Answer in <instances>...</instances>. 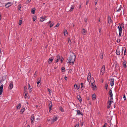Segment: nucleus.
Wrapping results in <instances>:
<instances>
[{
	"mask_svg": "<svg viewBox=\"0 0 127 127\" xmlns=\"http://www.w3.org/2000/svg\"><path fill=\"white\" fill-rule=\"evenodd\" d=\"M76 58V56L74 53H71L70 56L67 59V63H69V64H73Z\"/></svg>",
	"mask_w": 127,
	"mask_h": 127,
	"instance_id": "1",
	"label": "nucleus"
},
{
	"mask_svg": "<svg viewBox=\"0 0 127 127\" xmlns=\"http://www.w3.org/2000/svg\"><path fill=\"white\" fill-rule=\"evenodd\" d=\"M91 84L93 90H95L96 88V86L95 85V81L93 78H92L91 79Z\"/></svg>",
	"mask_w": 127,
	"mask_h": 127,
	"instance_id": "2",
	"label": "nucleus"
},
{
	"mask_svg": "<svg viewBox=\"0 0 127 127\" xmlns=\"http://www.w3.org/2000/svg\"><path fill=\"white\" fill-rule=\"evenodd\" d=\"M13 3L12 2H9L8 3H6L5 7L6 8H8L13 4Z\"/></svg>",
	"mask_w": 127,
	"mask_h": 127,
	"instance_id": "3",
	"label": "nucleus"
},
{
	"mask_svg": "<svg viewBox=\"0 0 127 127\" xmlns=\"http://www.w3.org/2000/svg\"><path fill=\"white\" fill-rule=\"evenodd\" d=\"M105 66L103 65L102 66V68L100 70V74L101 75H102L105 72Z\"/></svg>",
	"mask_w": 127,
	"mask_h": 127,
	"instance_id": "4",
	"label": "nucleus"
},
{
	"mask_svg": "<svg viewBox=\"0 0 127 127\" xmlns=\"http://www.w3.org/2000/svg\"><path fill=\"white\" fill-rule=\"evenodd\" d=\"M35 117L34 115H32L31 116V123L33 124V123L34 120V119Z\"/></svg>",
	"mask_w": 127,
	"mask_h": 127,
	"instance_id": "5",
	"label": "nucleus"
},
{
	"mask_svg": "<svg viewBox=\"0 0 127 127\" xmlns=\"http://www.w3.org/2000/svg\"><path fill=\"white\" fill-rule=\"evenodd\" d=\"M108 22L110 24H111L112 22V19L111 17L109 16H108Z\"/></svg>",
	"mask_w": 127,
	"mask_h": 127,
	"instance_id": "6",
	"label": "nucleus"
},
{
	"mask_svg": "<svg viewBox=\"0 0 127 127\" xmlns=\"http://www.w3.org/2000/svg\"><path fill=\"white\" fill-rule=\"evenodd\" d=\"M3 87V85H1L0 87V95H1L2 94Z\"/></svg>",
	"mask_w": 127,
	"mask_h": 127,
	"instance_id": "7",
	"label": "nucleus"
},
{
	"mask_svg": "<svg viewBox=\"0 0 127 127\" xmlns=\"http://www.w3.org/2000/svg\"><path fill=\"white\" fill-rule=\"evenodd\" d=\"M13 82H11L9 84V89H11L13 88Z\"/></svg>",
	"mask_w": 127,
	"mask_h": 127,
	"instance_id": "8",
	"label": "nucleus"
},
{
	"mask_svg": "<svg viewBox=\"0 0 127 127\" xmlns=\"http://www.w3.org/2000/svg\"><path fill=\"white\" fill-rule=\"evenodd\" d=\"M76 111L77 112V115H81L82 116L83 115V114L81 112H80V111L79 110H76Z\"/></svg>",
	"mask_w": 127,
	"mask_h": 127,
	"instance_id": "9",
	"label": "nucleus"
},
{
	"mask_svg": "<svg viewBox=\"0 0 127 127\" xmlns=\"http://www.w3.org/2000/svg\"><path fill=\"white\" fill-rule=\"evenodd\" d=\"M111 80L110 85L111 86H113L114 85V78L111 79Z\"/></svg>",
	"mask_w": 127,
	"mask_h": 127,
	"instance_id": "10",
	"label": "nucleus"
},
{
	"mask_svg": "<svg viewBox=\"0 0 127 127\" xmlns=\"http://www.w3.org/2000/svg\"><path fill=\"white\" fill-rule=\"evenodd\" d=\"M112 102H111V101H108V105L107 106V108H109L111 106V104Z\"/></svg>",
	"mask_w": 127,
	"mask_h": 127,
	"instance_id": "11",
	"label": "nucleus"
},
{
	"mask_svg": "<svg viewBox=\"0 0 127 127\" xmlns=\"http://www.w3.org/2000/svg\"><path fill=\"white\" fill-rule=\"evenodd\" d=\"M52 104L51 102L50 101L49 102V109H52Z\"/></svg>",
	"mask_w": 127,
	"mask_h": 127,
	"instance_id": "12",
	"label": "nucleus"
},
{
	"mask_svg": "<svg viewBox=\"0 0 127 127\" xmlns=\"http://www.w3.org/2000/svg\"><path fill=\"white\" fill-rule=\"evenodd\" d=\"M46 17L45 16L44 18L41 17L40 18V21L41 22H43L44 20H46L47 19H45V18H46Z\"/></svg>",
	"mask_w": 127,
	"mask_h": 127,
	"instance_id": "13",
	"label": "nucleus"
},
{
	"mask_svg": "<svg viewBox=\"0 0 127 127\" xmlns=\"http://www.w3.org/2000/svg\"><path fill=\"white\" fill-rule=\"evenodd\" d=\"M41 78H39V80L37 82V85L38 86H39L41 85L40 84Z\"/></svg>",
	"mask_w": 127,
	"mask_h": 127,
	"instance_id": "14",
	"label": "nucleus"
},
{
	"mask_svg": "<svg viewBox=\"0 0 127 127\" xmlns=\"http://www.w3.org/2000/svg\"><path fill=\"white\" fill-rule=\"evenodd\" d=\"M28 86H29V87H28V89L29 91L30 92H31L32 91V89L31 88V86L30 85V84H28Z\"/></svg>",
	"mask_w": 127,
	"mask_h": 127,
	"instance_id": "15",
	"label": "nucleus"
},
{
	"mask_svg": "<svg viewBox=\"0 0 127 127\" xmlns=\"http://www.w3.org/2000/svg\"><path fill=\"white\" fill-rule=\"evenodd\" d=\"M92 98L93 100H95L96 99V95L95 94H93L92 96Z\"/></svg>",
	"mask_w": 127,
	"mask_h": 127,
	"instance_id": "16",
	"label": "nucleus"
},
{
	"mask_svg": "<svg viewBox=\"0 0 127 127\" xmlns=\"http://www.w3.org/2000/svg\"><path fill=\"white\" fill-rule=\"evenodd\" d=\"M77 98L78 99L80 102H81L82 101V99L80 95H78L77 96Z\"/></svg>",
	"mask_w": 127,
	"mask_h": 127,
	"instance_id": "17",
	"label": "nucleus"
},
{
	"mask_svg": "<svg viewBox=\"0 0 127 127\" xmlns=\"http://www.w3.org/2000/svg\"><path fill=\"white\" fill-rule=\"evenodd\" d=\"M81 91H82L84 89V85L82 83H81Z\"/></svg>",
	"mask_w": 127,
	"mask_h": 127,
	"instance_id": "18",
	"label": "nucleus"
},
{
	"mask_svg": "<svg viewBox=\"0 0 127 127\" xmlns=\"http://www.w3.org/2000/svg\"><path fill=\"white\" fill-rule=\"evenodd\" d=\"M118 28L119 29V32H122V29L121 26H118Z\"/></svg>",
	"mask_w": 127,
	"mask_h": 127,
	"instance_id": "19",
	"label": "nucleus"
},
{
	"mask_svg": "<svg viewBox=\"0 0 127 127\" xmlns=\"http://www.w3.org/2000/svg\"><path fill=\"white\" fill-rule=\"evenodd\" d=\"M64 33L65 36H66L67 35V32L66 30H64Z\"/></svg>",
	"mask_w": 127,
	"mask_h": 127,
	"instance_id": "20",
	"label": "nucleus"
},
{
	"mask_svg": "<svg viewBox=\"0 0 127 127\" xmlns=\"http://www.w3.org/2000/svg\"><path fill=\"white\" fill-rule=\"evenodd\" d=\"M57 120V117H55L54 118L51 120L52 122V123L54 122L55 121H56Z\"/></svg>",
	"mask_w": 127,
	"mask_h": 127,
	"instance_id": "21",
	"label": "nucleus"
},
{
	"mask_svg": "<svg viewBox=\"0 0 127 127\" xmlns=\"http://www.w3.org/2000/svg\"><path fill=\"white\" fill-rule=\"evenodd\" d=\"M54 59V58H51V59H49V60L48 61V63L49 64H50L53 61V60Z\"/></svg>",
	"mask_w": 127,
	"mask_h": 127,
	"instance_id": "22",
	"label": "nucleus"
},
{
	"mask_svg": "<svg viewBox=\"0 0 127 127\" xmlns=\"http://www.w3.org/2000/svg\"><path fill=\"white\" fill-rule=\"evenodd\" d=\"M116 54L117 55H120V51L119 49L116 50Z\"/></svg>",
	"mask_w": 127,
	"mask_h": 127,
	"instance_id": "23",
	"label": "nucleus"
},
{
	"mask_svg": "<svg viewBox=\"0 0 127 127\" xmlns=\"http://www.w3.org/2000/svg\"><path fill=\"white\" fill-rule=\"evenodd\" d=\"M74 5H72L71 6V7H70V11H72L73 9L74 8Z\"/></svg>",
	"mask_w": 127,
	"mask_h": 127,
	"instance_id": "24",
	"label": "nucleus"
},
{
	"mask_svg": "<svg viewBox=\"0 0 127 127\" xmlns=\"http://www.w3.org/2000/svg\"><path fill=\"white\" fill-rule=\"evenodd\" d=\"M109 95H110V97H112L113 96V94L112 93V91L111 90H110L109 91Z\"/></svg>",
	"mask_w": 127,
	"mask_h": 127,
	"instance_id": "25",
	"label": "nucleus"
},
{
	"mask_svg": "<svg viewBox=\"0 0 127 127\" xmlns=\"http://www.w3.org/2000/svg\"><path fill=\"white\" fill-rule=\"evenodd\" d=\"M59 109L62 112H64V109H63L62 107L61 106L59 107Z\"/></svg>",
	"mask_w": 127,
	"mask_h": 127,
	"instance_id": "26",
	"label": "nucleus"
},
{
	"mask_svg": "<svg viewBox=\"0 0 127 127\" xmlns=\"http://www.w3.org/2000/svg\"><path fill=\"white\" fill-rule=\"evenodd\" d=\"M82 30L83 31H82V33H83L84 35L85 34H86V32L85 30L84 29H82Z\"/></svg>",
	"mask_w": 127,
	"mask_h": 127,
	"instance_id": "27",
	"label": "nucleus"
},
{
	"mask_svg": "<svg viewBox=\"0 0 127 127\" xmlns=\"http://www.w3.org/2000/svg\"><path fill=\"white\" fill-rule=\"evenodd\" d=\"M57 58L55 61L56 62H58V61L60 59V57L59 55H58L57 56Z\"/></svg>",
	"mask_w": 127,
	"mask_h": 127,
	"instance_id": "28",
	"label": "nucleus"
},
{
	"mask_svg": "<svg viewBox=\"0 0 127 127\" xmlns=\"http://www.w3.org/2000/svg\"><path fill=\"white\" fill-rule=\"evenodd\" d=\"M122 9V6L121 5L119 8L118 10H117L116 11V12H119L121 10V9Z\"/></svg>",
	"mask_w": 127,
	"mask_h": 127,
	"instance_id": "29",
	"label": "nucleus"
},
{
	"mask_svg": "<svg viewBox=\"0 0 127 127\" xmlns=\"http://www.w3.org/2000/svg\"><path fill=\"white\" fill-rule=\"evenodd\" d=\"M123 64L124 65V67L125 68H126L127 67L126 65V61H124L123 63Z\"/></svg>",
	"mask_w": 127,
	"mask_h": 127,
	"instance_id": "30",
	"label": "nucleus"
},
{
	"mask_svg": "<svg viewBox=\"0 0 127 127\" xmlns=\"http://www.w3.org/2000/svg\"><path fill=\"white\" fill-rule=\"evenodd\" d=\"M18 6V9L19 10L21 11V4H19Z\"/></svg>",
	"mask_w": 127,
	"mask_h": 127,
	"instance_id": "31",
	"label": "nucleus"
},
{
	"mask_svg": "<svg viewBox=\"0 0 127 127\" xmlns=\"http://www.w3.org/2000/svg\"><path fill=\"white\" fill-rule=\"evenodd\" d=\"M21 104L19 103V104L17 106V109H19L21 107Z\"/></svg>",
	"mask_w": 127,
	"mask_h": 127,
	"instance_id": "32",
	"label": "nucleus"
},
{
	"mask_svg": "<svg viewBox=\"0 0 127 127\" xmlns=\"http://www.w3.org/2000/svg\"><path fill=\"white\" fill-rule=\"evenodd\" d=\"M62 72H64L65 71V69L64 68V67H63L62 68Z\"/></svg>",
	"mask_w": 127,
	"mask_h": 127,
	"instance_id": "33",
	"label": "nucleus"
},
{
	"mask_svg": "<svg viewBox=\"0 0 127 127\" xmlns=\"http://www.w3.org/2000/svg\"><path fill=\"white\" fill-rule=\"evenodd\" d=\"M25 109V108L24 107L21 110V112L22 113L24 111Z\"/></svg>",
	"mask_w": 127,
	"mask_h": 127,
	"instance_id": "34",
	"label": "nucleus"
},
{
	"mask_svg": "<svg viewBox=\"0 0 127 127\" xmlns=\"http://www.w3.org/2000/svg\"><path fill=\"white\" fill-rule=\"evenodd\" d=\"M68 42L69 44H70L71 43V42L70 38H68Z\"/></svg>",
	"mask_w": 127,
	"mask_h": 127,
	"instance_id": "35",
	"label": "nucleus"
},
{
	"mask_svg": "<svg viewBox=\"0 0 127 127\" xmlns=\"http://www.w3.org/2000/svg\"><path fill=\"white\" fill-rule=\"evenodd\" d=\"M22 21L21 20H20L19 22V25H21L22 24Z\"/></svg>",
	"mask_w": 127,
	"mask_h": 127,
	"instance_id": "36",
	"label": "nucleus"
},
{
	"mask_svg": "<svg viewBox=\"0 0 127 127\" xmlns=\"http://www.w3.org/2000/svg\"><path fill=\"white\" fill-rule=\"evenodd\" d=\"M35 11V9H33L31 11L32 13L33 14H34V12Z\"/></svg>",
	"mask_w": 127,
	"mask_h": 127,
	"instance_id": "37",
	"label": "nucleus"
},
{
	"mask_svg": "<svg viewBox=\"0 0 127 127\" xmlns=\"http://www.w3.org/2000/svg\"><path fill=\"white\" fill-rule=\"evenodd\" d=\"M47 90L49 92V94H50V95H51V91L49 88H48L47 89Z\"/></svg>",
	"mask_w": 127,
	"mask_h": 127,
	"instance_id": "38",
	"label": "nucleus"
},
{
	"mask_svg": "<svg viewBox=\"0 0 127 127\" xmlns=\"http://www.w3.org/2000/svg\"><path fill=\"white\" fill-rule=\"evenodd\" d=\"M91 74L90 72H89L88 73V76L89 77H91Z\"/></svg>",
	"mask_w": 127,
	"mask_h": 127,
	"instance_id": "39",
	"label": "nucleus"
},
{
	"mask_svg": "<svg viewBox=\"0 0 127 127\" xmlns=\"http://www.w3.org/2000/svg\"><path fill=\"white\" fill-rule=\"evenodd\" d=\"M111 98L110 99H109V101H111V102H113L112 100H113V98L112 97H110Z\"/></svg>",
	"mask_w": 127,
	"mask_h": 127,
	"instance_id": "40",
	"label": "nucleus"
},
{
	"mask_svg": "<svg viewBox=\"0 0 127 127\" xmlns=\"http://www.w3.org/2000/svg\"><path fill=\"white\" fill-rule=\"evenodd\" d=\"M77 87V86L76 85V84H75L74 85V88L75 89H76Z\"/></svg>",
	"mask_w": 127,
	"mask_h": 127,
	"instance_id": "41",
	"label": "nucleus"
},
{
	"mask_svg": "<svg viewBox=\"0 0 127 127\" xmlns=\"http://www.w3.org/2000/svg\"><path fill=\"white\" fill-rule=\"evenodd\" d=\"M28 95V93H26L25 94V98H26V97H27V96Z\"/></svg>",
	"mask_w": 127,
	"mask_h": 127,
	"instance_id": "42",
	"label": "nucleus"
},
{
	"mask_svg": "<svg viewBox=\"0 0 127 127\" xmlns=\"http://www.w3.org/2000/svg\"><path fill=\"white\" fill-rule=\"evenodd\" d=\"M79 126V124H77L76 125H75L74 127H78Z\"/></svg>",
	"mask_w": 127,
	"mask_h": 127,
	"instance_id": "43",
	"label": "nucleus"
},
{
	"mask_svg": "<svg viewBox=\"0 0 127 127\" xmlns=\"http://www.w3.org/2000/svg\"><path fill=\"white\" fill-rule=\"evenodd\" d=\"M54 24H50V28H51L53 26V25Z\"/></svg>",
	"mask_w": 127,
	"mask_h": 127,
	"instance_id": "44",
	"label": "nucleus"
},
{
	"mask_svg": "<svg viewBox=\"0 0 127 127\" xmlns=\"http://www.w3.org/2000/svg\"><path fill=\"white\" fill-rule=\"evenodd\" d=\"M91 77H88L87 79V80L89 82V80L90 79Z\"/></svg>",
	"mask_w": 127,
	"mask_h": 127,
	"instance_id": "45",
	"label": "nucleus"
},
{
	"mask_svg": "<svg viewBox=\"0 0 127 127\" xmlns=\"http://www.w3.org/2000/svg\"><path fill=\"white\" fill-rule=\"evenodd\" d=\"M123 98H124V100H126V96H125V95H124V96H123Z\"/></svg>",
	"mask_w": 127,
	"mask_h": 127,
	"instance_id": "46",
	"label": "nucleus"
},
{
	"mask_svg": "<svg viewBox=\"0 0 127 127\" xmlns=\"http://www.w3.org/2000/svg\"><path fill=\"white\" fill-rule=\"evenodd\" d=\"M105 87L106 90L108 89V87L107 85H106L105 86Z\"/></svg>",
	"mask_w": 127,
	"mask_h": 127,
	"instance_id": "47",
	"label": "nucleus"
},
{
	"mask_svg": "<svg viewBox=\"0 0 127 127\" xmlns=\"http://www.w3.org/2000/svg\"><path fill=\"white\" fill-rule=\"evenodd\" d=\"M120 39H118L117 40V42L118 43L120 41Z\"/></svg>",
	"mask_w": 127,
	"mask_h": 127,
	"instance_id": "48",
	"label": "nucleus"
},
{
	"mask_svg": "<svg viewBox=\"0 0 127 127\" xmlns=\"http://www.w3.org/2000/svg\"><path fill=\"white\" fill-rule=\"evenodd\" d=\"M27 89V88L26 87V86H25L24 87V91L25 93L26 91V90Z\"/></svg>",
	"mask_w": 127,
	"mask_h": 127,
	"instance_id": "49",
	"label": "nucleus"
},
{
	"mask_svg": "<svg viewBox=\"0 0 127 127\" xmlns=\"http://www.w3.org/2000/svg\"><path fill=\"white\" fill-rule=\"evenodd\" d=\"M59 25H60V24L59 23H58L56 25V27H58L59 26Z\"/></svg>",
	"mask_w": 127,
	"mask_h": 127,
	"instance_id": "50",
	"label": "nucleus"
},
{
	"mask_svg": "<svg viewBox=\"0 0 127 127\" xmlns=\"http://www.w3.org/2000/svg\"><path fill=\"white\" fill-rule=\"evenodd\" d=\"M126 54V49H125L124 51V55H125Z\"/></svg>",
	"mask_w": 127,
	"mask_h": 127,
	"instance_id": "51",
	"label": "nucleus"
},
{
	"mask_svg": "<svg viewBox=\"0 0 127 127\" xmlns=\"http://www.w3.org/2000/svg\"><path fill=\"white\" fill-rule=\"evenodd\" d=\"M31 1V0H27V2L28 3L30 2Z\"/></svg>",
	"mask_w": 127,
	"mask_h": 127,
	"instance_id": "52",
	"label": "nucleus"
},
{
	"mask_svg": "<svg viewBox=\"0 0 127 127\" xmlns=\"http://www.w3.org/2000/svg\"><path fill=\"white\" fill-rule=\"evenodd\" d=\"M36 19V18H35L34 17H33V21H34Z\"/></svg>",
	"mask_w": 127,
	"mask_h": 127,
	"instance_id": "53",
	"label": "nucleus"
},
{
	"mask_svg": "<svg viewBox=\"0 0 127 127\" xmlns=\"http://www.w3.org/2000/svg\"><path fill=\"white\" fill-rule=\"evenodd\" d=\"M85 22H86L87 21V18H85L84 19Z\"/></svg>",
	"mask_w": 127,
	"mask_h": 127,
	"instance_id": "54",
	"label": "nucleus"
},
{
	"mask_svg": "<svg viewBox=\"0 0 127 127\" xmlns=\"http://www.w3.org/2000/svg\"><path fill=\"white\" fill-rule=\"evenodd\" d=\"M36 71L34 73V77H36Z\"/></svg>",
	"mask_w": 127,
	"mask_h": 127,
	"instance_id": "55",
	"label": "nucleus"
},
{
	"mask_svg": "<svg viewBox=\"0 0 127 127\" xmlns=\"http://www.w3.org/2000/svg\"><path fill=\"white\" fill-rule=\"evenodd\" d=\"M63 60H64V59H63V58H62V59L61 60V63H62L63 62Z\"/></svg>",
	"mask_w": 127,
	"mask_h": 127,
	"instance_id": "56",
	"label": "nucleus"
},
{
	"mask_svg": "<svg viewBox=\"0 0 127 127\" xmlns=\"http://www.w3.org/2000/svg\"><path fill=\"white\" fill-rule=\"evenodd\" d=\"M122 33V32H119V36H121V35Z\"/></svg>",
	"mask_w": 127,
	"mask_h": 127,
	"instance_id": "57",
	"label": "nucleus"
},
{
	"mask_svg": "<svg viewBox=\"0 0 127 127\" xmlns=\"http://www.w3.org/2000/svg\"><path fill=\"white\" fill-rule=\"evenodd\" d=\"M107 123H105L104 125L102 127H106V126H105V125H107Z\"/></svg>",
	"mask_w": 127,
	"mask_h": 127,
	"instance_id": "58",
	"label": "nucleus"
},
{
	"mask_svg": "<svg viewBox=\"0 0 127 127\" xmlns=\"http://www.w3.org/2000/svg\"><path fill=\"white\" fill-rule=\"evenodd\" d=\"M64 79L65 80H67V77L66 76H65L64 77Z\"/></svg>",
	"mask_w": 127,
	"mask_h": 127,
	"instance_id": "59",
	"label": "nucleus"
},
{
	"mask_svg": "<svg viewBox=\"0 0 127 127\" xmlns=\"http://www.w3.org/2000/svg\"><path fill=\"white\" fill-rule=\"evenodd\" d=\"M51 21H49V22H48V24H51Z\"/></svg>",
	"mask_w": 127,
	"mask_h": 127,
	"instance_id": "60",
	"label": "nucleus"
},
{
	"mask_svg": "<svg viewBox=\"0 0 127 127\" xmlns=\"http://www.w3.org/2000/svg\"><path fill=\"white\" fill-rule=\"evenodd\" d=\"M50 121V119H48L47 120V121L49 122Z\"/></svg>",
	"mask_w": 127,
	"mask_h": 127,
	"instance_id": "61",
	"label": "nucleus"
},
{
	"mask_svg": "<svg viewBox=\"0 0 127 127\" xmlns=\"http://www.w3.org/2000/svg\"><path fill=\"white\" fill-rule=\"evenodd\" d=\"M97 2H95V5H96L97 4Z\"/></svg>",
	"mask_w": 127,
	"mask_h": 127,
	"instance_id": "62",
	"label": "nucleus"
},
{
	"mask_svg": "<svg viewBox=\"0 0 127 127\" xmlns=\"http://www.w3.org/2000/svg\"><path fill=\"white\" fill-rule=\"evenodd\" d=\"M81 5H79V8H81Z\"/></svg>",
	"mask_w": 127,
	"mask_h": 127,
	"instance_id": "63",
	"label": "nucleus"
},
{
	"mask_svg": "<svg viewBox=\"0 0 127 127\" xmlns=\"http://www.w3.org/2000/svg\"><path fill=\"white\" fill-rule=\"evenodd\" d=\"M99 32H101V30H100V29H99Z\"/></svg>",
	"mask_w": 127,
	"mask_h": 127,
	"instance_id": "64",
	"label": "nucleus"
}]
</instances>
